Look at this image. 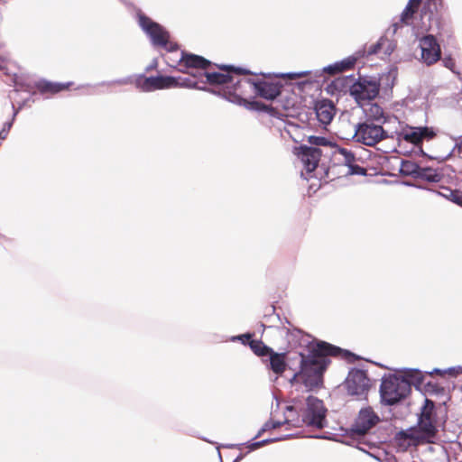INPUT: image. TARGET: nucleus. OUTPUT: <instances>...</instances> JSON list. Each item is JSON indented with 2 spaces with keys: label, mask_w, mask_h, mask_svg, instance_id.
Instances as JSON below:
<instances>
[{
  "label": "nucleus",
  "mask_w": 462,
  "mask_h": 462,
  "mask_svg": "<svg viewBox=\"0 0 462 462\" xmlns=\"http://www.w3.org/2000/svg\"><path fill=\"white\" fill-rule=\"evenodd\" d=\"M254 336V333L246 332L245 334L232 336L229 338V340L232 342L240 341L245 346H250L251 340L253 339Z\"/></svg>",
  "instance_id": "obj_43"
},
{
  "label": "nucleus",
  "mask_w": 462,
  "mask_h": 462,
  "mask_svg": "<svg viewBox=\"0 0 462 462\" xmlns=\"http://www.w3.org/2000/svg\"><path fill=\"white\" fill-rule=\"evenodd\" d=\"M325 90L330 96H340L335 79H333L330 83L327 85Z\"/></svg>",
  "instance_id": "obj_50"
},
{
  "label": "nucleus",
  "mask_w": 462,
  "mask_h": 462,
  "mask_svg": "<svg viewBox=\"0 0 462 462\" xmlns=\"http://www.w3.org/2000/svg\"><path fill=\"white\" fill-rule=\"evenodd\" d=\"M302 419L304 426L322 430L327 427L328 409L324 402L314 395L301 399Z\"/></svg>",
  "instance_id": "obj_8"
},
{
  "label": "nucleus",
  "mask_w": 462,
  "mask_h": 462,
  "mask_svg": "<svg viewBox=\"0 0 462 462\" xmlns=\"http://www.w3.org/2000/svg\"><path fill=\"white\" fill-rule=\"evenodd\" d=\"M400 446L418 447L424 444H435L439 440L438 423L417 419L415 425L401 430L395 434Z\"/></svg>",
  "instance_id": "obj_3"
},
{
  "label": "nucleus",
  "mask_w": 462,
  "mask_h": 462,
  "mask_svg": "<svg viewBox=\"0 0 462 462\" xmlns=\"http://www.w3.org/2000/svg\"><path fill=\"white\" fill-rule=\"evenodd\" d=\"M213 66H216L222 71H208L205 70L202 73H200L201 83L203 85L208 84V88H214L217 90H233L234 93H236L239 85L240 80L237 79L235 81L234 75H263L266 78H273V77H289L292 79L300 78L303 76H307L310 74V71H300V72H289L285 74H276V73H254L251 70L242 68V67H236L234 65H225V64H216L213 63Z\"/></svg>",
  "instance_id": "obj_2"
},
{
  "label": "nucleus",
  "mask_w": 462,
  "mask_h": 462,
  "mask_svg": "<svg viewBox=\"0 0 462 462\" xmlns=\"http://www.w3.org/2000/svg\"><path fill=\"white\" fill-rule=\"evenodd\" d=\"M344 385L349 395L356 396L359 400H366L371 388V380L366 370L352 367L344 381Z\"/></svg>",
  "instance_id": "obj_10"
},
{
  "label": "nucleus",
  "mask_w": 462,
  "mask_h": 462,
  "mask_svg": "<svg viewBox=\"0 0 462 462\" xmlns=\"http://www.w3.org/2000/svg\"><path fill=\"white\" fill-rule=\"evenodd\" d=\"M133 83V79L132 77H125V78H121V79H114V80H108V81H101V82H98L97 84H86V85H82L80 87H79L78 88H89L91 89V91L88 92V94H104L106 93V91H104V90H97V88L99 87H111V86H115V85H127V84H131Z\"/></svg>",
  "instance_id": "obj_26"
},
{
  "label": "nucleus",
  "mask_w": 462,
  "mask_h": 462,
  "mask_svg": "<svg viewBox=\"0 0 462 462\" xmlns=\"http://www.w3.org/2000/svg\"><path fill=\"white\" fill-rule=\"evenodd\" d=\"M396 77L397 69L393 68L388 72V74L385 77L387 87H389L390 88L393 87Z\"/></svg>",
  "instance_id": "obj_48"
},
{
  "label": "nucleus",
  "mask_w": 462,
  "mask_h": 462,
  "mask_svg": "<svg viewBox=\"0 0 462 462\" xmlns=\"http://www.w3.org/2000/svg\"><path fill=\"white\" fill-rule=\"evenodd\" d=\"M380 90V82L359 77L352 86L351 96L359 105L374 100Z\"/></svg>",
  "instance_id": "obj_15"
},
{
  "label": "nucleus",
  "mask_w": 462,
  "mask_h": 462,
  "mask_svg": "<svg viewBox=\"0 0 462 462\" xmlns=\"http://www.w3.org/2000/svg\"><path fill=\"white\" fill-rule=\"evenodd\" d=\"M324 73H328L329 75L338 74L339 71H338V68H337V63L334 62L332 64H329L328 66L323 67L322 69H320V70H316L315 71V76L316 77H322L324 75Z\"/></svg>",
  "instance_id": "obj_44"
},
{
  "label": "nucleus",
  "mask_w": 462,
  "mask_h": 462,
  "mask_svg": "<svg viewBox=\"0 0 462 462\" xmlns=\"http://www.w3.org/2000/svg\"><path fill=\"white\" fill-rule=\"evenodd\" d=\"M359 106L362 108L365 118L364 122L384 125L390 120V116L385 114L383 107L377 103L373 102V100L365 102L359 105Z\"/></svg>",
  "instance_id": "obj_22"
},
{
  "label": "nucleus",
  "mask_w": 462,
  "mask_h": 462,
  "mask_svg": "<svg viewBox=\"0 0 462 462\" xmlns=\"http://www.w3.org/2000/svg\"><path fill=\"white\" fill-rule=\"evenodd\" d=\"M420 3H422V0H409L407 4H411V6H417L418 8Z\"/></svg>",
  "instance_id": "obj_63"
},
{
  "label": "nucleus",
  "mask_w": 462,
  "mask_h": 462,
  "mask_svg": "<svg viewBox=\"0 0 462 462\" xmlns=\"http://www.w3.org/2000/svg\"><path fill=\"white\" fill-rule=\"evenodd\" d=\"M402 184L406 187H413V188H416L419 189H423V190H427V188H428V186H426V185L418 184V183H415V182H412L410 180H403V181H402Z\"/></svg>",
  "instance_id": "obj_56"
},
{
  "label": "nucleus",
  "mask_w": 462,
  "mask_h": 462,
  "mask_svg": "<svg viewBox=\"0 0 462 462\" xmlns=\"http://www.w3.org/2000/svg\"><path fill=\"white\" fill-rule=\"evenodd\" d=\"M384 43H387V46L385 47V50H384V54L390 56L393 52V51L396 47V44L393 41H389L386 38H385Z\"/></svg>",
  "instance_id": "obj_53"
},
{
  "label": "nucleus",
  "mask_w": 462,
  "mask_h": 462,
  "mask_svg": "<svg viewBox=\"0 0 462 462\" xmlns=\"http://www.w3.org/2000/svg\"><path fill=\"white\" fill-rule=\"evenodd\" d=\"M444 369H439V368H434L432 371L430 372H426V374H430V375H432V374H440V375H444L446 374L447 373H444L443 372Z\"/></svg>",
  "instance_id": "obj_62"
},
{
  "label": "nucleus",
  "mask_w": 462,
  "mask_h": 462,
  "mask_svg": "<svg viewBox=\"0 0 462 462\" xmlns=\"http://www.w3.org/2000/svg\"><path fill=\"white\" fill-rule=\"evenodd\" d=\"M379 394L382 405L396 406L410 395V387L401 374H384L381 379Z\"/></svg>",
  "instance_id": "obj_6"
},
{
  "label": "nucleus",
  "mask_w": 462,
  "mask_h": 462,
  "mask_svg": "<svg viewBox=\"0 0 462 462\" xmlns=\"http://www.w3.org/2000/svg\"><path fill=\"white\" fill-rule=\"evenodd\" d=\"M361 443H358V441H354V446L356 448H357L358 450L364 452L365 454L368 455L369 457L378 460V461H381V458L379 457H377L375 454L366 450V448H364L363 447L360 446Z\"/></svg>",
  "instance_id": "obj_51"
},
{
  "label": "nucleus",
  "mask_w": 462,
  "mask_h": 462,
  "mask_svg": "<svg viewBox=\"0 0 462 462\" xmlns=\"http://www.w3.org/2000/svg\"><path fill=\"white\" fill-rule=\"evenodd\" d=\"M413 146H414V149L410 150V151H405L404 154L407 155V156H411L413 154L415 156H420V157H423V158H427L430 161H434L435 160L439 163H442V162L449 160L452 157V155H453V151H450L445 156H432V155H430L429 153H427L423 150L422 144L413 145Z\"/></svg>",
  "instance_id": "obj_29"
},
{
  "label": "nucleus",
  "mask_w": 462,
  "mask_h": 462,
  "mask_svg": "<svg viewBox=\"0 0 462 462\" xmlns=\"http://www.w3.org/2000/svg\"><path fill=\"white\" fill-rule=\"evenodd\" d=\"M176 62L180 65L178 71L188 73L193 78H200V73L213 66V62L206 58L185 51H180V57Z\"/></svg>",
  "instance_id": "obj_13"
},
{
  "label": "nucleus",
  "mask_w": 462,
  "mask_h": 462,
  "mask_svg": "<svg viewBox=\"0 0 462 462\" xmlns=\"http://www.w3.org/2000/svg\"><path fill=\"white\" fill-rule=\"evenodd\" d=\"M266 357H268L265 360L267 368L275 374L282 375L288 368L287 352L278 353L273 349Z\"/></svg>",
  "instance_id": "obj_24"
},
{
  "label": "nucleus",
  "mask_w": 462,
  "mask_h": 462,
  "mask_svg": "<svg viewBox=\"0 0 462 462\" xmlns=\"http://www.w3.org/2000/svg\"><path fill=\"white\" fill-rule=\"evenodd\" d=\"M442 0H424L420 9L421 28L425 31H433L439 36H450V31L442 16Z\"/></svg>",
  "instance_id": "obj_7"
},
{
  "label": "nucleus",
  "mask_w": 462,
  "mask_h": 462,
  "mask_svg": "<svg viewBox=\"0 0 462 462\" xmlns=\"http://www.w3.org/2000/svg\"><path fill=\"white\" fill-rule=\"evenodd\" d=\"M135 18L153 46L162 47L170 53L179 51V44L170 41L171 34L166 28L147 16L140 8H135Z\"/></svg>",
  "instance_id": "obj_5"
},
{
  "label": "nucleus",
  "mask_w": 462,
  "mask_h": 462,
  "mask_svg": "<svg viewBox=\"0 0 462 462\" xmlns=\"http://www.w3.org/2000/svg\"><path fill=\"white\" fill-rule=\"evenodd\" d=\"M365 50H358L354 55L345 58L339 61H336L339 73L352 69L359 58L365 57Z\"/></svg>",
  "instance_id": "obj_33"
},
{
  "label": "nucleus",
  "mask_w": 462,
  "mask_h": 462,
  "mask_svg": "<svg viewBox=\"0 0 462 462\" xmlns=\"http://www.w3.org/2000/svg\"><path fill=\"white\" fill-rule=\"evenodd\" d=\"M341 155L343 157V160H337V162H334L333 163V168L334 167H337L338 165H343V166H346L348 165L350 162H356V154L346 149V148H344V147H340L337 143L334 146V148L332 149V152H331V156L333 157H336L337 155Z\"/></svg>",
  "instance_id": "obj_28"
},
{
  "label": "nucleus",
  "mask_w": 462,
  "mask_h": 462,
  "mask_svg": "<svg viewBox=\"0 0 462 462\" xmlns=\"http://www.w3.org/2000/svg\"><path fill=\"white\" fill-rule=\"evenodd\" d=\"M444 191H448L449 201L462 208V191L459 189H452L448 186H440Z\"/></svg>",
  "instance_id": "obj_40"
},
{
  "label": "nucleus",
  "mask_w": 462,
  "mask_h": 462,
  "mask_svg": "<svg viewBox=\"0 0 462 462\" xmlns=\"http://www.w3.org/2000/svg\"><path fill=\"white\" fill-rule=\"evenodd\" d=\"M444 373H447L448 374H450L452 376H457V374L462 373V366L457 365V366H451L447 369H444Z\"/></svg>",
  "instance_id": "obj_52"
},
{
  "label": "nucleus",
  "mask_w": 462,
  "mask_h": 462,
  "mask_svg": "<svg viewBox=\"0 0 462 462\" xmlns=\"http://www.w3.org/2000/svg\"><path fill=\"white\" fill-rule=\"evenodd\" d=\"M174 80V76L157 75L146 77L144 74H141L134 80V83L140 90L151 92L157 89L171 88V83Z\"/></svg>",
  "instance_id": "obj_17"
},
{
  "label": "nucleus",
  "mask_w": 462,
  "mask_h": 462,
  "mask_svg": "<svg viewBox=\"0 0 462 462\" xmlns=\"http://www.w3.org/2000/svg\"><path fill=\"white\" fill-rule=\"evenodd\" d=\"M380 421L379 415L371 406L364 407L360 409L350 427L339 428L340 436L350 439L353 443L358 441V443H364L370 448H374L376 447L375 444L365 440V438Z\"/></svg>",
  "instance_id": "obj_4"
},
{
  "label": "nucleus",
  "mask_w": 462,
  "mask_h": 462,
  "mask_svg": "<svg viewBox=\"0 0 462 462\" xmlns=\"http://www.w3.org/2000/svg\"><path fill=\"white\" fill-rule=\"evenodd\" d=\"M344 436H340L339 434H334V433H328L326 432L324 434L316 435L315 438L320 439H328L332 440L336 442H339L347 446H354L353 442L350 440V439H342Z\"/></svg>",
  "instance_id": "obj_38"
},
{
  "label": "nucleus",
  "mask_w": 462,
  "mask_h": 462,
  "mask_svg": "<svg viewBox=\"0 0 462 462\" xmlns=\"http://www.w3.org/2000/svg\"><path fill=\"white\" fill-rule=\"evenodd\" d=\"M174 81L171 83V88H185L190 89H199L208 92L212 95L220 97L226 101L228 100L229 90H217L214 88H208L206 85H200L202 78H182L174 77Z\"/></svg>",
  "instance_id": "obj_19"
},
{
  "label": "nucleus",
  "mask_w": 462,
  "mask_h": 462,
  "mask_svg": "<svg viewBox=\"0 0 462 462\" xmlns=\"http://www.w3.org/2000/svg\"><path fill=\"white\" fill-rule=\"evenodd\" d=\"M348 168V171L346 175H358V176H366L367 171L365 168L356 164L355 162H350L348 165H346Z\"/></svg>",
  "instance_id": "obj_41"
},
{
  "label": "nucleus",
  "mask_w": 462,
  "mask_h": 462,
  "mask_svg": "<svg viewBox=\"0 0 462 462\" xmlns=\"http://www.w3.org/2000/svg\"><path fill=\"white\" fill-rule=\"evenodd\" d=\"M427 190L430 191V192L435 193L436 195H438L439 197H442V198H444V199H446L448 200L449 199L448 191H444L440 188L438 190V189H434L432 188L428 187Z\"/></svg>",
  "instance_id": "obj_54"
},
{
  "label": "nucleus",
  "mask_w": 462,
  "mask_h": 462,
  "mask_svg": "<svg viewBox=\"0 0 462 462\" xmlns=\"http://www.w3.org/2000/svg\"><path fill=\"white\" fill-rule=\"evenodd\" d=\"M443 66L448 69H450L453 73L457 74V76H460V73L456 71V62L454 59L451 57V55L445 56L442 60Z\"/></svg>",
  "instance_id": "obj_45"
},
{
  "label": "nucleus",
  "mask_w": 462,
  "mask_h": 462,
  "mask_svg": "<svg viewBox=\"0 0 462 462\" xmlns=\"http://www.w3.org/2000/svg\"><path fill=\"white\" fill-rule=\"evenodd\" d=\"M302 405L300 398H292L288 402L284 409V412L287 413L284 420H282L283 425H289L293 428H301L304 426V422L301 421L302 419Z\"/></svg>",
  "instance_id": "obj_21"
},
{
  "label": "nucleus",
  "mask_w": 462,
  "mask_h": 462,
  "mask_svg": "<svg viewBox=\"0 0 462 462\" xmlns=\"http://www.w3.org/2000/svg\"><path fill=\"white\" fill-rule=\"evenodd\" d=\"M442 177V173L439 172L437 169H433L430 166H420L418 180L430 183H437L441 180Z\"/></svg>",
  "instance_id": "obj_32"
},
{
  "label": "nucleus",
  "mask_w": 462,
  "mask_h": 462,
  "mask_svg": "<svg viewBox=\"0 0 462 462\" xmlns=\"http://www.w3.org/2000/svg\"><path fill=\"white\" fill-rule=\"evenodd\" d=\"M438 131L432 126H412L406 124L400 131L393 132V137L399 143L402 141L411 143L412 145L423 144L424 141H431L437 136Z\"/></svg>",
  "instance_id": "obj_11"
},
{
  "label": "nucleus",
  "mask_w": 462,
  "mask_h": 462,
  "mask_svg": "<svg viewBox=\"0 0 462 462\" xmlns=\"http://www.w3.org/2000/svg\"><path fill=\"white\" fill-rule=\"evenodd\" d=\"M282 426H283V424H282V422L281 420H273L270 419L267 421H265L263 423V425L260 428V430H258L256 435L254 437V439H257L264 432H266L268 430H275V429H278V428H280Z\"/></svg>",
  "instance_id": "obj_39"
},
{
  "label": "nucleus",
  "mask_w": 462,
  "mask_h": 462,
  "mask_svg": "<svg viewBox=\"0 0 462 462\" xmlns=\"http://www.w3.org/2000/svg\"><path fill=\"white\" fill-rule=\"evenodd\" d=\"M158 67V60L157 59H153L152 62L146 67L145 71H150L152 69H154Z\"/></svg>",
  "instance_id": "obj_61"
},
{
  "label": "nucleus",
  "mask_w": 462,
  "mask_h": 462,
  "mask_svg": "<svg viewBox=\"0 0 462 462\" xmlns=\"http://www.w3.org/2000/svg\"><path fill=\"white\" fill-rule=\"evenodd\" d=\"M402 371L403 374H402L401 376H403V380L408 383L410 393H411L412 386L416 391L421 393L424 385V374L422 372L420 369L415 368H404Z\"/></svg>",
  "instance_id": "obj_25"
},
{
  "label": "nucleus",
  "mask_w": 462,
  "mask_h": 462,
  "mask_svg": "<svg viewBox=\"0 0 462 462\" xmlns=\"http://www.w3.org/2000/svg\"><path fill=\"white\" fill-rule=\"evenodd\" d=\"M297 149V155L301 160L306 171L308 173L315 171L322 156L321 149L307 144H301Z\"/></svg>",
  "instance_id": "obj_20"
},
{
  "label": "nucleus",
  "mask_w": 462,
  "mask_h": 462,
  "mask_svg": "<svg viewBox=\"0 0 462 462\" xmlns=\"http://www.w3.org/2000/svg\"><path fill=\"white\" fill-rule=\"evenodd\" d=\"M421 60L428 66L433 65L441 56L440 45L434 34H427L420 39Z\"/></svg>",
  "instance_id": "obj_18"
},
{
  "label": "nucleus",
  "mask_w": 462,
  "mask_h": 462,
  "mask_svg": "<svg viewBox=\"0 0 462 462\" xmlns=\"http://www.w3.org/2000/svg\"><path fill=\"white\" fill-rule=\"evenodd\" d=\"M178 60L179 59L168 58L165 60V62L169 67L176 69L178 70V69L180 68V65L176 62V60Z\"/></svg>",
  "instance_id": "obj_58"
},
{
  "label": "nucleus",
  "mask_w": 462,
  "mask_h": 462,
  "mask_svg": "<svg viewBox=\"0 0 462 462\" xmlns=\"http://www.w3.org/2000/svg\"><path fill=\"white\" fill-rule=\"evenodd\" d=\"M246 82L253 86L254 92L268 101H273L282 95L283 84L281 81H267L264 79H247Z\"/></svg>",
  "instance_id": "obj_16"
},
{
  "label": "nucleus",
  "mask_w": 462,
  "mask_h": 462,
  "mask_svg": "<svg viewBox=\"0 0 462 462\" xmlns=\"http://www.w3.org/2000/svg\"><path fill=\"white\" fill-rule=\"evenodd\" d=\"M275 442H277V439H275V437L274 438L263 439L262 440H258L259 448H262V447H264L266 445H269V444H272V443H275Z\"/></svg>",
  "instance_id": "obj_57"
},
{
  "label": "nucleus",
  "mask_w": 462,
  "mask_h": 462,
  "mask_svg": "<svg viewBox=\"0 0 462 462\" xmlns=\"http://www.w3.org/2000/svg\"><path fill=\"white\" fill-rule=\"evenodd\" d=\"M393 139V134L383 129V125L360 122L355 126L353 139L366 146L374 147L384 139Z\"/></svg>",
  "instance_id": "obj_9"
},
{
  "label": "nucleus",
  "mask_w": 462,
  "mask_h": 462,
  "mask_svg": "<svg viewBox=\"0 0 462 462\" xmlns=\"http://www.w3.org/2000/svg\"><path fill=\"white\" fill-rule=\"evenodd\" d=\"M451 151H453V152L455 151H457L458 153L462 152V135L457 138V141L455 143V145L453 146Z\"/></svg>",
  "instance_id": "obj_59"
},
{
  "label": "nucleus",
  "mask_w": 462,
  "mask_h": 462,
  "mask_svg": "<svg viewBox=\"0 0 462 462\" xmlns=\"http://www.w3.org/2000/svg\"><path fill=\"white\" fill-rule=\"evenodd\" d=\"M287 336H291L293 338L298 339L303 335V331L300 328H293L292 329L289 328H282Z\"/></svg>",
  "instance_id": "obj_49"
},
{
  "label": "nucleus",
  "mask_w": 462,
  "mask_h": 462,
  "mask_svg": "<svg viewBox=\"0 0 462 462\" xmlns=\"http://www.w3.org/2000/svg\"><path fill=\"white\" fill-rule=\"evenodd\" d=\"M296 436H297V434H295V433H290V434H285V435H282L279 437H275V439H277V442H279V441L294 439Z\"/></svg>",
  "instance_id": "obj_60"
},
{
  "label": "nucleus",
  "mask_w": 462,
  "mask_h": 462,
  "mask_svg": "<svg viewBox=\"0 0 462 462\" xmlns=\"http://www.w3.org/2000/svg\"><path fill=\"white\" fill-rule=\"evenodd\" d=\"M245 447H246L248 448V453L260 448L258 441H255V439H254V438L251 440L245 442Z\"/></svg>",
  "instance_id": "obj_55"
},
{
  "label": "nucleus",
  "mask_w": 462,
  "mask_h": 462,
  "mask_svg": "<svg viewBox=\"0 0 462 462\" xmlns=\"http://www.w3.org/2000/svg\"><path fill=\"white\" fill-rule=\"evenodd\" d=\"M417 11V6H411V4H407L400 15L399 22H395L392 25L393 34L396 33L401 24L410 25V21L413 18Z\"/></svg>",
  "instance_id": "obj_30"
},
{
  "label": "nucleus",
  "mask_w": 462,
  "mask_h": 462,
  "mask_svg": "<svg viewBox=\"0 0 462 462\" xmlns=\"http://www.w3.org/2000/svg\"><path fill=\"white\" fill-rule=\"evenodd\" d=\"M426 421H434L438 423V414L436 403L429 398H425L424 403L420 408V411L417 414V419Z\"/></svg>",
  "instance_id": "obj_27"
},
{
  "label": "nucleus",
  "mask_w": 462,
  "mask_h": 462,
  "mask_svg": "<svg viewBox=\"0 0 462 462\" xmlns=\"http://www.w3.org/2000/svg\"><path fill=\"white\" fill-rule=\"evenodd\" d=\"M314 114L317 120L326 126L333 120L336 114V106L331 100L323 98L315 102Z\"/></svg>",
  "instance_id": "obj_23"
},
{
  "label": "nucleus",
  "mask_w": 462,
  "mask_h": 462,
  "mask_svg": "<svg viewBox=\"0 0 462 462\" xmlns=\"http://www.w3.org/2000/svg\"><path fill=\"white\" fill-rule=\"evenodd\" d=\"M308 143L310 144V146L318 147H330L331 149L334 148L336 142L324 137V136H318V135H310L308 136Z\"/></svg>",
  "instance_id": "obj_36"
},
{
  "label": "nucleus",
  "mask_w": 462,
  "mask_h": 462,
  "mask_svg": "<svg viewBox=\"0 0 462 462\" xmlns=\"http://www.w3.org/2000/svg\"><path fill=\"white\" fill-rule=\"evenodd\" d=\"M32 98L31 97H28V98H25L24 100H23L19 106L16 107L15 105L12 102L11 103V106H12V109H13V115H12V117L13 120H15L18 113L27 105V103L29 101H31Z\"/></svg>",
  "instance_id": "obj_47"
},
{
  "label": "nucleus",
  "mask_w": 462,
  "mask_h": 462,
  "mask_svg": "<svg viewBox=\"0 0 462 462\" xmlns=\"http://www.w3.org/2000/svg\"><path fill=\"white\" fill-rule=\"evenodd\" d=\"M228 102L244 106L247 110L255 111L259 113H265L272 117L282 119L284 115L279 111L278 108L267 105L262 101L256 100L254 97H251L250 99H246L243 97L241 95L237 93H234V89L230 91L228 94Z\"/></svg>",
  "instance_id": "obj_14"
},
{
  "label": "nucleus",
  "mask_w": 462,
  "mask_h": 462,
  "mask_svg": "<svg viewBox=\"0 0 462 462\" xmlns=\"http://www.w3.org/2000/svg\"><path fill=\"white\" fill-rule=\"evenodd\" d=\"M14 120L11 118L10 120L4 123L2 129L0 130V140H5L9 134L10 129L14 125Z\"/></svg>",
  "instance_id": "obj_46"
},
{
  "label": "nucleus",
  "mask_w": 462,
  "mask_h": 462,
  "mask_svg": "<svg viewBox=\"0 0 462 462\" xmlns=\"http://www.w3.org/2000/svg\"><path fill=\"white\" fill-rule=\"evenodd\" d=\"M356 80L354 74L336 78L335 81L340 95L347 92L351 95L352 86H354Z\"/></svg>",
  "instance_id": "obj_34"
},
{
  "label": "nucleus",
  "mask_w": 462,
  "mask_h": 462,
  "mask_svg": "<svg viewBox=\"0 0 462 462\" xmlns=\"http://www.w3.org/2000/svg\"><path fill=\"white\" fill-rule=\"evenodd\" d=\"M421 393L430 395H443L445 393V388L437 383L429 381L424 383Z\"/></svg>",
  "instance_id": "obj_37"
},
{
  "label": "nucleus",
  "mask_w": 462,
  "mask_h": 462,
  "mask_svg": "<svg viewBox=\"0 0 462 462\" xmlns=\"http://www.w3.org/2000/svg\"><path fill=\"white\" fill-rule=\"evenodd\" d=\"M12 81L15 87L14 91H25L32 92V88L34 87L41 94H57L61 91L68 89L73 82H52L44 79H42L38 81H35L33 86L29 83H25L21 77L16 74H14Z\"/></svg>",
  "instance_id": "obj_12"
},
{
  "label": "nucleus",
  "mask_w": 462,
  "mask_h": 462,
  "mask_svg": "<svg viewBox=\"0 0 462 462\" xmlns=\"http://www.w3.org/2000/svg\"><path fill=\"white\" fill-rule=\"evenodd\" d=\"M245 454L240 453L232 462H240L245 457Z\"/></svg>",
  "instance_id": "obj_64"
},
{
  "label": "nucleus",
  "mask_w": 462,
  "mask_h": 462,
  "mask_svg": "<svg viewBox=\"0 0 462 462\" xmlns=\"http://www.w3.org/2000/svg\"><path fill=\"white\" fill-rule=\"evenodd\" d=\"M420 164L416 162L410 160H402L399 169V173L404 177H411L418 180Z\"/></svg>",
  "instance_id": "obj_31"
},
{
  "label": "nucleus",
  "mask_w": 462,
  "mask_h": 462,
  "mask_svg": "<svg viewBox=\"0 0 462 462\" xmlns=\"http://www.w3.org/2000/svg\"><path fill=\"white\" fill-rule=\"evenodd\" d=\"M384 41H385V38L381 37L378 40V42L372 44L367 51L365 50V46H364L362 50H365V56H371V55L377 54L379 52V51L384 45Z\"/></svg>",
  "instance_id": "obj_42"
},
{
  "label": "nucleus",
  "mask_w": 462,
  "mask_h": 462,
  "mask_svg": "<svg viewBox=\"0 0 462 462\" xmlns=\"http://www.w3.org/2000/svg\"><path fill=\"white\" fill-rule=\"evenodd\" d=\"M307 354L299 353L300 369L290 379L291 385L300 379L307 392L317 393L325 387L324 374L331 363V356L338 357L348 364L362 359L350 350L318 339L307 342Z\"/></svg>",
  "instance_id": "obj_1"
},
{
  "label": "nucleus",
  "mask_w": 462,
  "mask_h": 462,
  "mask_svg": "<svg viewBox=\"0 0 462 462\" xmlns=\"http://www.w3.org/2000/svg\"><path fill=\"white\" fill-rule=\"evenodd\" d=\"M250 348L257 356L266 357L273 348L265 345L262 340H251Z\"/></svg>",
  "instance_id": "obj_35"
}]
</instances>
